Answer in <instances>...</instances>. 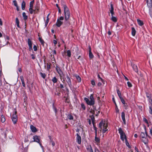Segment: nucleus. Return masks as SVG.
<instances>
[{
    "label": "nucleus",
    "mask_w": 152,
    "mask_h": 152,
    "mask_svg": "<svg viewBox=\"0 0 152 152\" xmlns=\"http://www.w3.org/2000/svg\"><path fill=\"white\" fill-rule=\"evenodd\" d=\"M90 100H91L94 101V99L92 94H91L90 96Z\"/></svg>",
    "instance_id": "obj_45"
},
{
    "label": "nucleus",
    "mask_w": 152,
    "mask_h": 152,
    "mask_svg": "<svg viewBox=\"0 0 152 152\" xmlns=\"http://www.w3.org/2000/svg\"><path fill=\"white\" fill-rule=\"evenodd\" d=\"M107 124L105 123V121H102L99 124V127L100 129V131L102 129L103 133H104L108 129H107Z\"/></svg>",
    "instance_id": "obj_2"
},
{
    "label": "nucleus",
    "mask_w": 152,
    "mask_h": 152,
    "mask_svg": "<svg viewBox=\"0 0 152 152\" xmlns=\"http://www.w3.org/2000/svg\"><path fill=\"white\" fill-rule=\"evenodd\" d=\"M142 141L145 144H147L148 142V139L145 138V137L144 138H141Z\"/></svg>",
    "instance_id": "obj_17"
},
{
    "label": "nucleus",
    "mask_w": 152,
    "mask_h": 152,
    "mask_svg": "<svg viewBox=\"0 0 152 152\" xmlns=\"http://www.w3.org/2000/svg\"><path fill=\"white\" fill-rule=\"evenodd\" d=\"M62 5L64 8V12L65 17V21L64 23L65 24L67 23L68 22L67 20L69 18L70 14L68 9L67 6L64 4V2L62 3Z\"/></svg>",
    "instance_id": "obj_1"
},
{
    "label": "nucleus",
    "mask_w": 152,
    "mask_h": 152,
    "mask_svg": "<svg viewBox=\"0 0 152 152\" xmlns=\"http://www.w3.org/2000/svg\"><path fill=\"white\" fill-rule=\"evenodd\" d=\"M15 20H16V23L17 24V26L18 27H19V20L18 19V18H16L15 19Z\"/></svg>",
    "instance_id": "obj_32"
},
{
    "label": "nucleus",
    "mask_w": 152,
    "mask_h": 152,
    "mask_svg": "<svg viewBox=\"0 0 152 152\" xmlns=\"http://www.w3.org/2000/svg\"><path fill=\"white\" fill-rule=\"evenodd\" d=\"M110 7H111V10H110V13L111 14V16H113V15L114 14V13L113 11L114 10V8L113 6V5L112 4H111L110 5Z\"/></svg>",
    "instance_id": "obj_11"
},
{
    "label": "nucleus",
    "mask_w": 152,
    "mask_h": 152,
    "mask_svg": "<svg viewBox=\"0 0 152 152\" xmlns=\"http://www.w3.org/2000/svg\"><path fill=\"white\" fill-rule=\"evenodd\" d=\"M118 130L121 135V138L122 140L124 141V139L125 140L126 139V136L121 128H119Z\"/></svg>",
    "instance_id": "obj_3"
},
{
    "label": "nucleus",
    "mask_w": 152,
    "mask_h": 152,
    "mask_svg": "<svg viewBox=\"0 0 152 152\" xmlns=\"http://www.w3.org/2000/svg\"><path fill=\"white\" fill-rule=\"evenodd\" d=\"M78 49L77 47L75 46L72 49V53L74 54H75L77 56L78 55Z\"/></svg>",
    "instance_id": "obj_6"
},
{
    "label": "nucleus",
    "mask_w": 152,
    "mask_h": 152,
    "mask_svg": "<svg viewBox=\"0 0 152 152\" xmlns=\"http://www.w3.org/2000/svg\"><path fill=\"white\" fill-rule=\"evenodd\" d=\"M81 106L82 107L83 109V110H85L86 107L83 104H81Z\"/></svg>",
    "instance_id": "obj_50"
},
{
    "label": "nucleus",
    "mask_w": 152,
    "mask_h": 152,
    "mask_svg": "<svg viewBox=\"0 0 152 152\" xmlns=\"http://www.w3.org/2000/svg\"><path fill=\"white\" fill-rule=\"evenodd\" d=\"M67 117L70 120H73V116L70 114H69L67 116Z\"/></svg>",
    "instance_id": "obj_34"
},
{
    "label": "nucleus",
    "mask_w": 152,
    "mask_h": 152,
    "mask_svg": "<svg viewBox=\"0 0 152 152\" xmlns=\"http://www.w3.org/2000/svg\"><path fill=\"white\" fill-rule=\"evenodd\" d=\"M29 11L30 12V13L31 14L33 13V12H34V13H37V12L36 11V10H33L32 8L30 7L29 9Z\"/></svg>",
    "instance_id": "obj_20"
},
{
    "label": "nucleus",
    "mask_w": 152,
    "mask_h": 152,
    "mask_svg": "<svg viewBox=\"0 0 152 152\" xmlns=\"http://www.w3.org/2000/svg\"><path fill=\"white\" fill-rule=\"evenodd\" d=\"M132 66L133 68V69L134 70L135 72H137L138 70L137 66L136 65L134 64L132 65Z\"/></svg>",
    "instance_id": "obj_21"
},
{
    "label": "nucleus",
    "mask_w": 152,
    "mask_h": 152,
    "mask_svg": "<svg viewBox=\"0 0 152 152\" xmlns=\"http://www.w3.org/2000/svg\"><path fill=\"white\" fill-rule=\"evenodd\" d=\"M64 18L63 17L61 16L58 19V20H59L60 21L62 20H64Z\"/></svg>",
    "instance_id": "obj_49"
},
{
    "label": "nucleus",
    "mask_w": 152,
    "mask_h": 152,
    "mask_svg": "<svg viewBox=\"0 0 152 152\" xmlns=\"http://www.w3.org/2000/svg\"><path fill=\"white\" fill-rule=\"evenodd\" d=\"M149 103L151 104V105L150 106H152V99L150 98V99H149Z\"/></svg>",
    "instance_id": "obj_47"
},
{
    "label": "nucleus",
    "mask_w": 152,
    "mask_h": 152,
    "mask_svg": "<svg viewBox=\"0 0 152 152\" xmlns=\"http://www.w3.org/2000/svg\"><path fill=\"white\" fill-rule=\"evenodd\" d=\"M59 87L61 88H64L63 85L61 84H60Z\"/></svg>",
    "instance_id": "obj_55"
},
{
    "label": "nucleus",
    "mask_w": 152,
    "mask_h": 152,
    "mask_svg": "<svg viewBox=\"0 0 152 152\" xmlns=\"http://www.w3.org/2000/svg\"><path fill=\"white\" fill-rule=\"evenodd\" d=\"M21 80V82L22 84V85L23 87H25V85L24 82L23 78V77H20Z\"/></svg>",
    "instance_id": "obj_27"
},
{
    "label": "nucleus",
    "mask_w": 152,
    "mask_h": 152,
    "mask_svg": "<svg viewBox=\"0 0 152 152\" xmlns=\"http://www.w3.org/2000/svg\"><path fill=\"white\" fill-rule=\"evenodd\" d=\"M137 20L138 23L139 25L140 26H142V25H143V23L142 21L141 20H140L139 19H137Z\"/></svg>",
    "instance_id": "obj_23"
},
{
    "label": "nucleus",
    "mask_w": 152,
    "mask_h": 152,
    "mask_svg": "<svg viewBox=\"0 0 152 152\" xmlns=\"http://www.w3.org/2000/svg\"><path fill=\"white\" fill-rule=\"evenodd\" d=\"M125 141L126 143V145L127 146H128L129 145V144L128 142H127V140L126 139H125Z\"/></svg>",
    "instance_id": "obj_52"
},
{
    "label": "nucleus",
    "mask_w": 152,
    "mask_h": 152,
    "mask_svg": "<svg viewBox=\"0 0 152 152\" xmlns=\"http://www.w3.org/2000/svg\"><path fill=\"white\" fill-rule=\"evenodd\" d=\"M40 75H41V76L44 78H45V77H46V75H45V73H43L41 72L40 73Z\"/></svg>",
    "instance_id": "obj_36"
},
{
    "label": "nucleus",
    "mask_w": 152,
    "mask_h": 152,
    "mask_svg": "<svg viewBox=\"0 0 152 152\" xmlns=\"http://www.w3.org/2000/svg\"><path fill=\"white\" fill-rule=\"evenodd\" d=\"M23 16L24 20H26L28 18V16L26 15V13L24 12L23 13Z\"/></svg>",
    "instance_id": "obj_31"
},
{
    "label": "nucleus",
    "mask_w": 152,
    "mask_h": 152,
    "mask_svg": "<svg viewBox=\"0 0 152 152\" xmlns=\"http://www.w3.org/2000/svg\"><path fill=\"white\" fill-rule=\"evenodd\" d=\"M75 77H76L77 79V80L78 81L80 82L81 81V78L79 77V76L77 75H75Z\"/></svg>",
    "instance_id": "obj_28"
},
{
    "label": "nucleus",
    "mask_w": 152,
    "mask_h": 152,
    "mask_svg": "<svg viewBox=\"0 0 152 152\" xmlns=\"http://www.w3.org/2000/svg\"><path fill=\"white\" fill-rule=\"evenodd\" d=\"M66 81L67 82V83H68L69 87L70 88H71L72 87V85L71 80L70 79V78L68 76H66Z\"/></svg>",
    "instance_id": "obj_7"
},
{
    "label": "nucleus",
    "mask_w": 152,
    "mask_h": 152,
    "mask_svg": "<svg viewBox=\"0 0 152 152\" xmlns=\"http://www.w3.org/2000/svg\"><path fill=\"white\" fill-rule=\"evenodd\" d=\"M34 3V0L31 1L30 3V7L32 8L33 6V4Z\"/></svg>",
    "instance_id": "obj_39"
},
{
    "label": "nucleus",
    "mask_w": 152,
    "mask_h": 152,
    "mask_svg": "<svg viewBox=\"0 0 152 152\" xmlns=\"http://www.w3.org/2000/svg\"><path fill=\"white\" fill-rule=\"evenodd\" d=\"M35 9L34 10H36V11L37 12V13L39 11V7L37 5H36L35 6Z\"/></svg>",
    "instance_id": "obj_37"
},
{
    "label": "nucleus",
    "mask_w": 152,
    "mask_h": 152,
    "mask_svg": "<svg viewBox=\"0 0 152 152\" xmlns=\"http://www.w3.org/2000/svg\"><path fill=\"white\" fill-rule=\"evenodd\" d=\"M31 56L32 57V58L33 59H35V56H34V55L33 54H31Z\"/></svg>",
    "instance_id": "obj_57"
},
{
    "label": "nucleus",
    "mask_w": 152,
    "mask_h": 152,
    "mask_svg": "<svg viewBox=\"0 0 152 152\" xmlns=\"http://www.w3.org/2000/svg\"><path fill=\"white\" fill-rule=\"evenodd\" d=\"M120 98V99L122 103L124 104H125V101L124 99L122 97Z\"/></svg>",
    "instance_id": "obj_44"
},
{
    "label": "nucleus",
    "mask_w": 152,
    "mask_h": 152,
    "mask_svg": "<svg viewBox=\"0 0 152 152\" xmlns=\"http://www.w3.org/2000/svg\"><path fill=\"white\" fill-rule=\"evenodd\" d=\"M62 22L57 20L56 23V25L58 27H59L62 25Z\"/></svg>",
    "instance_id": "obj_16"
},
{
    "label": "nucleus",
    "mask_w": 152,
    "mask_h": 152,
    "mask_svg": "<svg viewBox=\"0 0 152 152\" xmlns=\"http://www.w3.org/2000/svg\"><path fill=\"white\" fill-rule=\"evenodd\" d=\"M66 53H67V56L69 57H70L71 56V52H70V50H67V51Z\"/></svg>",
    "instance_id": "obj_38"
},
{
    "label": "nucleus",
    "mask_w": 152,
    "mask_h": 152,
    "mask_svg": "<svg viewBox=\"0 0 152 152\" xmlns=\"http://www.w3.org/2000/svg\"><path fill=\"white\" fill-rule=\"evenodd\" d=\"M6 119L4 116L3 115H1V121L2 123H4Z\"/></svg>",
    "instance_id": "obj_26"
},
{
    "label": "nucleus",
    "mask_w": 152,
    "mask_h": 152,
    "mask_svg": "<svg viewBox=\"0 0 152 152\" xmlns=\"http://www.w3.org/2000/svg\"><path fill=\"white\" fill-rule=\"evenodd\" d=\"M111 20L113 22H115L117 21V19L116 18L113 16H112L111 18Z\"/></svg>",
    "instance_id": "obj_29"
},
{
    "label": "nucleus",
    "mask_w": 152,
    "mask_h": 152,
    "mask_svg": "<svg viewBox=\"0 0 152 152\" xmlns=\"http://www.w3.org/2000/svg\"><path fill=\"white\" fill-rule=\"evenodd\" d=\"M95 152H100L98 149L95 148Z\"/></svg>",
    "instance_id": "obj_59"
},
{
    "label": "nucleus",
    "mask_w": 152,
    "mask_h": 152,
    "mask_svg": "<svg viewBox=\"0 0 152 152\" xmlns=\"http://www.w3.org/2000/svg\"><path fill=\"white\" fill-rule=\"evenodd\" d=\"M141 138H144L145 137V135L144 132H141L140 135Z\"/></svg>",
    "instance_id": "obj_35"
},
{
    "label": "nucleus",
    "mask_w": 152,
    "mask_h": 152,
    "mask_svg": "<svg viewBox=\"0 0 152 152\" xmlns=\"http://www.w3.org/2000/svg\"><path fill=\"white\" fill-rule=\"evenodd\" d=\"M25 5L26 3L24 1H23L22 2L21 4V8L22 10H24L25 9Z\"/></svg>",
    "instance_id": "obj_25"
},
{
    "label": "nucleus",
    "mask_w": 152,
    "mask_h": 152,
    "mask_svg": "<svg viewBox=\"0 0 152 152\" xmlns=\"http://www.w3.org/2000/svg\"><path fill=\"white\" fill-rule=\"evenodd\" d=\"M49 137L50 139V141H53V139H52L51 137L50 136H49Z\"/></svg>",
    "instance_id": "obj_62"
},
{
    "label": "nucleus",
    "mask_w": 152,
    "mask_h": 152,
    "mask_svg": "<svg viewBox=\"0 0 152 152\" xmlns=\"http://www.w3.org/2000/svg\"><path fill=\"white\" fill-rule=\"evenodd\" d=\"M89 56L90 58H92L94 57V56L91 51V48L90 46H89Z\"/></svg>",
    "instance_id": "obj_12"
},
{
    "label": "nucleus",
    "mask_w": 152,
    "mask_h": 152,
    "mask_svg": "<svg viewBox=\"0 0 152 152\" xmlns=\"http://www.w3.org/2000/svg\"><path fill=\"white\" fill-rule=\"evenodd\" d=\"M13 2L14 3V5L15 7H17L18 6L17 2L15 0H14L13 1Z\"/></svg>",
    "instance_id": "obj_48"
},
{
    "label": "nucleus",
    "mask_w": 152,
    "mask_h": 152,
    "mask_svg": "<svg viewBox=\"0 0 152 152\" xmlns=\"http://www.w3.org/2000/svg\"><path fill=\"white\" fill-rule=\"evenodd\" d=\"M39 40L42 44H44V41L41 38L39 37Z\"/></svg>",
    "instance_id": "obj_43"
},
{
    "label": "nucleus",
    "mask_w": 152,
    "mask_h": 152,
    "mask_svg": "<svg viewBox=\"0 0 152 152\" xmlns=\"http://www.w3.org/2000/svg\"><path fill=\"white\" fill-rule=\"evenodd\" d=\"M146 96H147V97L148 99H150L151 97V94H149L147 92H146Z\"/></svg>",
    "instance_id": "obj_42"
},
{
    "label": "nucleus",
    "mask_w": 152,
    "mask_h": 152,
    "mask_svg": "<svg viewBox=\"0 0 152 152\" xmlns=\"http://www.w3.org/2000/svg\"><path fill=\"white\" fill-rule=\"evenodd\" d=\"M147 6L149 7H151L152 6V0H146Z\"/></svg>",
    "instance_id": "obj_10"
},
{
    "label": "nucleus",
    "mask_w": 152,
    "mask_h": 152,
    "mask_svg": "<svg viewBox=\"0 0 152 152\" xmlns=\"http://www.w3.org/2000/svg\"><path fill=\"white\" fill-rule=\"evenodd\" d=\"M96 136L95 137V141L97 144L99 143L100 139L96 136V130L95 129Z\"/></svg>",
    "instance_id": "obj_13"
},
{
    "label": "nucleus",
    "mask_w": 152,
    "mask_h": 152,
    "mask_svg": "<svg viewBox=\"0 0 152 152\" xmlns=\"http://www.w3.org/2000/svg\"><path fill=\"white\" fill-rule=\"evenodd\" d=\"M117 94H118V96L120 98L121 97V92L119 91V90H117Z\"/></svg>",
    "instance_id": "obj_40"
},
{
    "label": "nucleus",
    "mask_w": 152,
    "mask_h": 152,
    "mask_svg": "<svg viewBox=\"0 0 152 152\" xmlns=\"http://www.w3.org/2000/svg\"><path fill=\"white\" fill-rule=\"evenodd\" d=\"M77 141L79 144H80L81 142V137L77 133Z\"/></svg>",
    "instance_id": "obj_9"
},
{
    "label": "nucleus",
    "mask_w": 152,
    "mask_h": 152,
    "mask_svg": "<svg viewBox=\"0 0 152 152\" xmlns=\"http://www.w3.org/2000/svg\"><path fill=\"white\" fill-rule=\"evenodd\" d=\"M28 44L29 46L30 50H32V43L31 42L29 39H28Z\"/></svg>",
    "instance_id": "obj_14"
},
{
    "label": "nucleus",
    "mask_w": 152,
    "mask_h": 152,
    "mask_svg": "<svg viewBox=\"0 0 152 152\" xmlns=\"http://www.w3.org/2000/svg\"><path fill=\"white\" fill-rule=\"evenodd\" d=\"M84 100L86 102L87 104L88 105H93L95 103L94 101L88 99L87 98H85Z\"/></svg>",
    "instance_id": "obj_5"
},
{
    "label": "nucleus",
    "mask_w": 152,
    "mask_h": 152,
    "mask_svg": "<svg viewBox=\"0 0 152 152\" xmlns=\"http://www.w3.org/2000/svg\"><path fill=\"white\" fill-rule=\"evenodd\" d=\"M90 117L91 118V119L92 120V123L93 124V125H94V120H95L94 115H93L91 116L90 115Z\"/></svg>",
    "instance_id": "obj_24"
},
{
    "label": "nucleus",
    "mask_w": 152,
    "mask_h": 152,
    "mask_svg": "<svg viewBox=\"0 0 152 152\" xmlns=\"http://www.w3.org/2000/svg\"><path fill=\"white\" fill-rule=\"evenodd\" d=\"M34 141L36 142H37L39 143V138L37 136H35L34 137Z\"/></svg>",
    "instance_id": "obj_19"
},
{
    "label": "nucleus",
    "mask_w": 152,
    "mask_h": 152,
    "mask_svg": "<svg viewBox=\"0 0 152 152\" xmlns=\"http://www.w3.org/2000/svg\"><path fill=\"white\" fill-rule=\"evenodd\" d=\"M0 25L1 26H2V22L1 18H0Z\"/></svg>",
    "instance_id": "obj_63"
},
{
    "label": "nucleus",
    "mask_w": 152,
    "mask_h": 152,
    "mask_svg": "<svg viewBox=\"0 0 152 152\" xmlns=\"http://www.w3.org/2000/svg\"><path fill=\"white\" fill-rule=\"evenodd\" d=\"M16 114L17 111H15V113L13 114L12 118V121L14 124H16L18 121V117Z\"/></svg>",
    "instance_id": "obj_4"
},
{
    "label": "nucleus",
    "mask_w": 152,
    "mask_h": 152,
    "mask_svg": "<svg viewBox=\"0 0 152 152\" xmlns=\"http://www.w3.org/2000/svg\"><path fill=\"white\" fill-rule=\"evenodd\" d=\"M149 112L151 114H152V106H150L149 107Z\"/></svg>",
    "instance_id": "obj_41"
},
{
    "label": "nucleus",
    "mask_w": 152,
    "mask_h": 152,
    "mask_svg": "<svg viewBox=\"0 0 152 152\" xmlns=\"http://www.w3.org/2000/svg\"><path fill=\"white\" fill-rule=\"evenodd\" d=\"M91 83L92 84V85L93 86H94L95 85V81L93 80H92L91 81Z\"/></svg>",
    "instance_id": "obj_51"
},
{
    "label": "nucleus",
    "mask_w": 152,
    "mask_h": 152,
    "mask_svg": "<svg viewBox=\"0 0 152 152\" xmlns=\"http://www.w3.org/2000/svg\"><path fill=\"white\" fill-rule=\"evenodd\" d=\"M143 121L147 124H148V122L147 120L145 118H143Z\"/></svg>",
    "instance_id": "obj_54"
},
{
    "label": "nucleus",
    "mask_w": 152,
    "mask_h": 152,
    "mask_svg": "<svg viewBox=\"0 0 152 152\" xmlns=\"http://www.w3.org/2000/svg\"><path fill=\"white\" fill-rule=\"evenodd\" d=\"M57 79L56 77H54L52 79V81L54 83H56L57 82Z\"/></svg>",
    "instance_id": "obj_33"
},
{
    "label": "nucleus",
    "mask_w": 152,
    "mask_h": 152,
    "mask_svg": "<svg viewBox=\"0 0 152 152\" xmlns=\"http://www.w3.org/2000/svg\"><path fill=\"white\" fill-rule=\"evenodd\" d=\"M34 51H36L37 50V47L35 45L34 46Z\"/></svg>",
    "instance_id": "obj_56"
},
{
    "label": "nucleus",
    "mask_w": 152,
    "mask_h": 152,
    "mask_svg": "<svg viewBox=\"0 0 152 152\" xmlns=\"http://www.w3.org/2000/svg\"><path fill=\"white\" fill-rule=\"evenodd\" d=\"M30 128L33 132H36L37 131V130L35 127L33 126V125H31L30 126Z\"/></svg>",
    "instance_id": "obj_18"
},
{
    "label": "nucleus",
    "mask_w": 152,
    "mask_h": 152,
    "mask_svg": "<svg viewBox=\"0 0 152 152\" xmlns=\"http://www.w3.org/2000/svg\"><path fill=\"white\" fill-rule=\"evenodd\" d=\"M132 35L133 36H134L136 34V31L134 29V27H132Z\"/></svg>",
    "instance_id": "obj_22"
},
{
    "label": "nucleus",
    "mask_w": 152,
    "mask_h": 152,
    "mask_svg": "<svg viewBox=\"0 0 152 152\" xmlns=\"http://www.w3.org/2000/svg\"><path fill=\"white\" fill-rule=\"evenodd\" d=\"M50 142L53 145V146H54L55 145V142H53V141H50Z\"/></svg>",
    "instance_id": "obj_58"
},
{
    "label": "nucleus",
    "mask_w": 152,
    "mask_h": 152,
    "mask_svg": "<svg viewBox=\"0 0 152 152\" xmlns=\"http://www.w3.org/2000/svg\"><path fill=\"white\" fill-rule=\"evenodd\" d=\"M121 117L124 124H125L126 120L125 117V113L124 112H122L121 113Z\"/></svg>",
    "instance_id": "obj_15"
},
{
    "label": "nucleus",
    "mask_w": 152,
    "mask_h": 152,
    "mask_svg": "<svg viewBox=\"0 0 152 152\" xmlns=\"http://www.w3.org/2000/svg\"><path fill=\"white\" fill-rule=\"evenodd\" d=\"M90 152H93L92 149L91 147L89 149Z\"/></svg>",
    "instance_id": "obj_60"
},
{
    "label": "nucleus",
    "mask_w": 152,
    "mask_h": 152,
    "mask_svg": "<svg viewBox=\"0 0 152 152\" xmlns=\"http://www.w3.org/2000/svg\"><path fill=\"white\" fill-rule=\"evenodd\" d=\"M127 85H128V87H132V84L129 82H127Z\"/></svg>",
    "instance_id": "obj_46"
},
{
    "label": "nucleus",
    "mask_w": 152,
    "mask_h": 152,
    "mask_svg": "<svg viewBox=\"0 0 152 152\" xmlns=\"http://www.w3.org/2000/svg\"><path fill=\"white\" fill-rule=\"evenodd\" d=\"M53 43L54 44L56 45V44H57V42L56 41V40H53Z\"/></svg>",
    "instance_id": "obj_61"
},
{
    "label": "nucleus",
    "mask_w": 152,
    "mask_h": 152,
    "mask_svg": "<svg viewBox=\"0 0 152 152\" xmlns=\"http://www.w3.org/2000/svg\"><path fill=\"white\" fill-rule=\"evenodd\" d=\"M90 112L94 115L95 113V110H91L90 111Z\"/></svg>",
    "instance_id": "obj_53"
},
{
    "label": "nucleus",
    "mask_w": 152,
    "mask_h": 152,
    "mask_svg": "<svg viewBox=\"0 0 152 152\" xmlns=\"http://www.w3.org/2000/svg\"><path fill=\"white\" fill-rule=\"evenodd\" d=\"M113 101L115 103V105H116V107H117V105H116V103H115V100L114 98H113Z\"/></svg>",
    "instance_id": "obj_64"
},
{
    "label": "nucleus",
    "mask_w": 152,
    "mask_h": 152,
    "mask_svg": "<svg viewBox=\"0 0 152 152\" xmlns=\"http://www.w3.org/2000/svg\"><path fill=\"white\" fill-rule=\"evenodd\" d=\"M56 70L59 75L61 78L62 77L63 73L59 67H57Z\"/></svg>",
    "instance_id": "obj_8"
},
{
    "label": "nucleus",
    "mask_w": 152,
    "mask_h": 152,
    "mask_svg": "<svg viewBox=\"0 0 152 152\" xmlns=\"http://www.w3.org/2000/svg\"><path fill=\"white\" fill-rule=\"evenodd\" d=\"M49 14H48V16H47V19L45 23V26H47L48 23L49 22Z\"/></svg>",
    "instance_id": "obj_30"
}]
</instances>
